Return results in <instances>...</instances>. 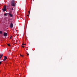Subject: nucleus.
Wrapping results in <instances>:
<instances>
[{
  "mask_svg": "<svg viewBox=\"0 0 77 77\" xmlns=\"http://www.w3.org/2000/svg\"><path fill=\"white\" fill-rule=\"evenodd\" d=\"M15 0H12L11 2V6L15 7L16 5V3L15 2Z\"/></svg>",
  "mask_w": 77,
  "mask_h": 77,
  "instance_id": "nucleus-1",
  "label": "nucleus"
},
{
  "mask_svg": "<svg viewBox=\"0 0 77 77\" xmlns=\"http://www.w3.org/2000/svg\"><path fill=\"white\" fill-rule=\"evenodd\" d=\"M6 10H7L6 6L4 5V8L3 9V12H5V11H6Z\"/></svg>",
  "mask_w": 77,
  "mask_h": 77,
  "instance_id": "nucleus-2",
  "label": "nucleus"
},
{
  "mask_svg": "<svg viewBox=\"0 0 77 77\" xmlns=\"http://www.w3.org/2000/svg\"><path fill=\"white\" fill-rule=\"evenodd\" d=\"M13 24L12 23H11L10 24V27L11 28H12L13 27Z\"/></svg>",
  "mask_w": 77,
  "mask_h": 77,
  "instance_id": "nucleus-3",
  "label": "nucleus"
},
{
  "mask_svg": "<svg viewBox=\"0 0 77 77\" xmlns=\"http://www.w3.org/2000/svg\"><path fill=\"white\" fill-rule=\"evenodd\" d=\"M8 57L6 56H4V59L3 60L5 61L6 59H7Z\"/></svg>",
  "mask_w": 77,
  "mask_h": 77,
  "instance_id": "nucleus-4",
  "label": "nucleus"
},
{
  "mask_svg": "<svg viewBox=\"0 0 77 77\" xmlns=\"http://www.w3.org/2000/svg\"><path fill=\"white\" fill-rule=\"evenodd\" d=\"M7 35L8 34H7V33L6 32H4V36H7Z\"/></svg>",
  "mask_w": 77,
  "mask_h": 77,
  "instance_id": "nucleus-5",
  "label": "nucleus"
},
{
  "mask_svg": "<svg viewBox=\"0 0 77 77\" xmlns=\"http://www.w3.org/2000/svg\"><path fill=\"white\" fill-rule=\"evenodd\" d=\"M8 14L10 16V17H13V15L11 14L8 13Z\"/></svg>",
  "mask_w": 77,
  "mask_h": 77,
  "instance_id": "nucleus-6",
  "label": "nucleus"
},
{
  "mask_svg": "<svg viewBox=\"0 0 77 77\" xmlns=\"http://www.w3.org/2000/svg\"><path fill=\"white\" fill-rule=\"evenodd\" d=\"M3 54H2L0 56V59H1V58H2V56H3Z\"/></svg>",
  "mask_w": 77,
  "mask_h": 77,
  "instance_id": "nucleus-7",
  "label": "nucleus"
},
{
  "mask_svg": "<svg viewBox=\"0 0 77 77\" xmlns=\"http://www.w3.org/2000/svg\"><path fill=\"white\" fill-rule=\"evenodd\" d=\"M4 16H6H6H8V14H7V13H5L4 14Z\"/></svg>",
  "mask_w": 77,
  "mask_h": 77,
  "instance_id": "nucleus-8",
  "label": "nucleus"
},
{
  "mask_svg": "<svg viewBox=\"0 0 77 77\" xmlns=\"http://www.w3.org/2000/svg\"><path fill=\"white\" fill-rule=\"evenodd\" d=\"M0 34H2V32L1 31H0Z\"/></svg>",
  "mask_w": 77,
  "mask_h": 77,
  "instance_id": "nucleus-9",
  "label": "nucleus"
},
{
  "mask_svg": "<svg viewBox=\"0 0 77 77\" xmlns=\"http://www.w3.org/2000/svg\"><path fill=\"white\" fill-rule=\"evenodd\" d=\"M8 47H10V44H8Z\"/></svg>",
  "mask_w": 77,
  "mask_h": 77,
  "instance_id": "nucleus-10",
  "label": "nucleus"
},
{
  "mask_svg": "<svg viewBox=\"0 0 77 77\" xmlns=\"http://www.w3.org/2000/svg\"><path fill=\"white\" fill-rule=\"evenodd\" d=\"M30 11H28L29 14H30Z\"/></svg>",
  "mask_w": 77,
  "mask_h": 77,
  "instance_id": "nucleus-11",
  "label": "nucleus"
},
{
  "mask_svg": "<svg viewBox=\"0 0 77 77\" xmlns=\"http://www.w3.org/2000/svg\"><path fill=\"white\" fill-rule=\"evenodd\" d=\"M26 54H27V56H29V54L28 53H26Z\"/></svg>",
  "mask_w": 77,
  "mask_h": 77,
  "instance_id": "nucleus-12",
  "label": "nucleus"
},
{
  "mask_svg": "<svg viewBox=\"0 0 77 77\" xmlns=\"http://www.w3.org/2000/svg\"><path fill=\"white\" fill-rule=\"evenodd\" d=\"M22 47H23V48H24V46H23L22 45Z\"/></svg>",
  "mask_w": 77,
  "mask_h": 77,
  "instance_id": "nucleus-13",
  "label": "nucleus"
},
{
  "mask_svg": "<svg viewBox=\"0 0 77 77\" xmlns=\"http://www.w3.org/2000/svg\"><path fill=\"white\" fill-rule=\"evenodd\" d=\"M2 63V61H0V65H1Z\"/></svg>",
  "mask_w": 77,
  "mask_h": 77,
  "instance_id": "nucleus-14",
  "label": "nucleus"
},
{
  "mask_svg": "<svg viewBox=\"0 0 77 77\" xmlns=\"http://www.w3.org/2000/svg\"><path fill=\"white\" fill-rule=\"evenodd\" d=\"M20 56H22V57H23V55H20Z\"/></svg>",
  "mask_w": 77,
  "mask_h": 77,
  "instance_id": "nucleus-15",
  "label": "nucleus"
},
{
  "mask_svg": "<svg viewBox=\"0 0 77 77\" xmlns=\"http://www.w3.org/2000/svg\"><path fill=\"white\" fill-rule=\"evenodd\" d=\"M10 38V39H12V36H11Z\"/></svg>",
  "mask_w": 77,
  "mask_h": 77,
  "instance_id": "nucleus-16",
  "label": "nucleus"
},
{
  "mask_svg": "<svg viewBox=\"0 0 77 77\" xmlns=\"http://www.w3.org/2000/svg\"><path fill=\"white\" fill-rule=\"evenodd\" d=\"M27 16L28 17H29V14H28V15H27Z\"/></svg>",
  "mask_w": 77,
  "mask_h": 77,
  "instance_id": "nucleus-17",
  "label": "nucleus"
},
{
  "mask_svg": "<svg viewBox=\"0 0 77 77\" xmlns=\"http://www.w3.org/2000/svg\"><path fill=\"white\" fill-rule=\"evenodd\" d=\"M24 45V43H23L22 44V45Z\"/></svg>",
  "mask_w": 77,
  "mask_h": 77,
  "instance_id": "nucleus-18",
  "label": "nucleus"
},
{
  "mask_svg": "<svg viewBox=\"0 0 77 77\" xmlns=\"http://www.w3.org/2000/svg\"><path fill=\"white\" fill-rule=\"evenodd\" d=\"M24 45H26V44H24Z\"/></svg>",
  "mask_w": 77,
  "mask_h": 77,
  "instance_id": "nucleus-19",
  "label": "nucleus"
},
{
  "mask_svg": "<svg viewBox=\"0 0 77 77\" xmlns=\"http://www.w3.org/2000/svg\"><path fill=\"white\" fill-rule=\"evenodd\" d=\"M12 10H14V8H12Z\"/></svg>",
  "mask_w": 77,
  "mask_h": 77,
  "instance_id": "nucleus-20",
  "label": "nucleus"
}]
</instances>
